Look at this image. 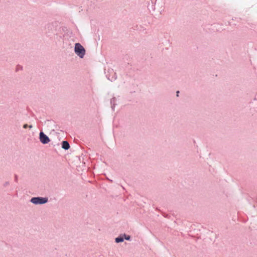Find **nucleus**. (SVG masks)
Returning <instances> with one entry per match:
<instances>
[{
	"instance_id": "f257e3e1",
	"label": "nucleus",
	"mask_w": 257,
	"mask_h": 257,
	"mask_svg": "<svg viewBox=\"0 0 257 257\" xmlns=\"http://www.w3.org/2000/svg\"><path fill=\"white\" fill-rule=\"evenodd\" d=\"M75 52L80 58H83L85 50L83 47L79 43H76L75 46Z\"/></svg>"
},
{
	"instance_id": "f03ea898",
	"label": "nucleus",
	"mask_w": 257,
	"mask_h": 257,
	"mask_svg": "<svg viewBox=\"0 0 257 257\" xmlns=\"http://www.w3.org/2000/svg\"><path fill=\"white\" fill-rule=\"evenodd\" d=\"M48 199L46 198L34 197L31 199V202L34 204H44L47 202Z\"/></svg>"
},
{
	"instance_id": "7ed1b4c3",
	"label": "nucleus",
	"mask_w": 257,
	"mask_h": 257,
	"mask_svg": "<svg viewBox=\"0 0 257 257\" xmlns=\"http://www.w3.org/2000/svg\"><path fill=\"white\" fill-rule=\"evenodd\" d=\"M40 140L42 143L47 144L50 142L49 138L43 132L40 133Z\"/></svg>"
},
{
	"instance_id": "20e7f679",
	"label": "nucleus",
	"mask_w": 257,
	"mask_h": 257,
	"mask_svg": "<svg viewBox=\"0 0 257 257\" xmlns=\"http://www.w3.org/2000/svg\"><path fill=\"white\" fill-rule=\"evenodd\" d=\"M62 148L65 150H68L70 148L69 143L67 141L62 142Z\"/></svg>"
},
{
	"instance_id": "39448f33",
	"label": "nucleus",
	"mask_w": 257,
	"mask_h": 257,
	"mask_svg": "<svg viewBox=\"0 0 257 257\" xmlns=\"http://www.w3.org/2000/svg\"><path fill=\"white\" fill-rule=\"evenodd\" d=\"M123 238L122 237H116L115 238V241L116 242H117V243L120 242H122V241H123Z\"/></svg>"
},
{
	"instance_id": "423d86ee",
	"label": "nucleus",
	"mask_w": 257,
	"mask_h": 257,
	"mask_svg": "<svg viewBox=\"0 0 257 257\" xmlns=\"http://www.w3.org/2000/svg\"><path fill=\"white\" fill-rule=\"evenodd\" d=\"M24 128H27L28 127H29L30 128H31L32 127V125H29L27 124H25L23 126Z\"/></svg>"
},
{
	"instance_id": "0eeeda50",
	"label": "nucleus",
	"mask_w": 257,
	"mask_h": 257,
	"mask_svg": "<svg viewBox=\"0 0 257 257\" xmlns=\"http://www.w3.org/2000/svg\"><path fill=\"white\" fill-rule=\"evenodd\" d=\"M125 238L126 240H129L130 239V236H125Z\"/></svg>"
},
{
	"instance_id": "6e6552de",
	"label": "nucleus",
	"mask_w": 257,
	"mask_h": 257,
	"mask_svg": "<svg viewBox=\"0 0 257 257\" xmlns=\"http://www.w3.org/2000/svg\"><path fill=\"white\" fill-rule=\"evenodd\" d=\"M179 93V91H177V96H178Z\"/></svg>"
}]
</instances>
